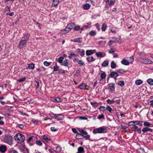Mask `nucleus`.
<instances>
[{
    "label": "nucleus",
    "instance_id": "1",
    "mask_svg": "<svg viewBox=\"0 0 153 153\" xmlns=\"http://www.w3.org/2000/svg\"><path fill=\"white\" fill-rule=\"evenodd\" d=\"M107 128L105 126H102L94 129L93 131L94 134L97 133H105L107 132Z\"/></svg>",
    "mask_w": 153,
    "mask_h": 153
},
{
    "label": "nucleus",
    "instance_id": "2",
    "mask_svg": "<svg viewBox=\"0 0 153 153\" xmlns=\"http://www.w3.org/2000/svg\"><path fill=\"white\" fill-rule=\"evenodd\" d=\"M15 140L19 143H21L24 142L25 137L24 135L22 134H17L14 136Z\"/></svg>",
    "mask_w": 153,
    "mask_h": 153
},
{
    "label": "nucleus",
    "instance_id": "3",
    "mask_svg": "<svg viewBox=\"0 0 153 153\" xmlns=\"http://www.w3.org/2000/svg\"><path fill=\"white\" fill-rule=\"evenodd\" d=\"M4 141L7 144L11 145L13 144V138L12 137L10 136L5 137L4 139Z\"/></svg>",
    "mask_w": 153,
    "mask_h": 153
},
{
    "label": "nucleus",
    "instance_id": "4",
    "mask_svg": "<svg viewBox=\"0 0 153 153\" xmlns=\"http://www.w3.org/2000/svg\"><path fill=\"white\" fill-rule=\"evenodd\" d=\"M138 61L141 62L146 64H152V62L151 60L147 58H139Z\"/></svg>",
    "mask_w": 153,
    "mask_h": 153
},
{
    "label": "nucleus",
    "instance_id": "5",
    "mask_svg": "<svg viewBox=\"0 0 153 153\" xmlns=\"http://www.w3.org/2000/svg\"><path fill=\"white\" fill-rule=\"evenodd\" d=\"M90 136L89 135H87L84 136L82 134L77 133L76 135V137L79 139H82L83 138H86V139H88L90 138Z\"/></svg>",
    "mask_w": 153,
    "mask_h": 153
},
{
    "label": "nucleus",
    "instance_id": "6",
    "mask_svg": "<svg viewBox=\"0 0 153 153\" xmlns=\"http://www.w3.org/2000/svg\"><path fill=\"white\" fill-rule=\"evenodd\" d=\"M54 119L58 120H62L64 118V116L62 114L53 115V116H52Z\"/></svg>",
    "mask_w": 153,
    "mask_h": 153
},
{
    "label": "nucleus",
    "instance_id": "7",
    "mask_svg": "<svg viewBox=\"0 0 153 153\" xmlns=\"http://www.w3.org/2000/svg\"><path fill=\"white\" fill-rule=\"evenodd\" d=\"M95 55L98 57L103 58L105 56L106 54L104 52L100 51L96 52Z\"/></svg>",
    "mask_w": 153,
    "mask_h": 153
},
{
    "label": "nucleus",
    "instance_id": "8",
    "mask_svg": "<svg viewBox=\"0 0 153 153\" xmlns=\"http://www.w3.org/2000/svg\"><path fill=\"white\" fill-rule=\"evenodd\" d=\"M26 44V41L25 40L22 39L19 43V48L22 49Z\"/></svg>",
    "mask_w": 153,
    "mask_h": 153
},
{
    "label": "nucleus",
    "instance_id": "9",
    "mask_svg": "<svg viewBox=\"0 0 153 153\" xmlns=\"http://www.w3.org/2000/svg\"><path fill=\"white\" fill-rule=\"evenodd\" d=\"M143 123V121H132L129 122V124H134V125H138L140 126H142V123Z\"/></svg>",
    "mask_w": 153,
    "mask_h": 153
},
{
    "label": "nucleus",
    "instance_id": "10",
    "mask_svg": "<svg viewBox=\"0 0 153 153\" xmlns=\"http://www.w3.org/2000/svg\"><path fill=\"white\" fill-rule=\"evenodd\" d=\"M96 52V50H86V54L87 56H89L94 53Z\"/></svg>",
    "mask_w": 153,
    "mask_h": 153
},
{
    "label": "nucleus",
    "instance_id": "11",
    "mask_svg": "<svg viewBox=\"0 0 153 153\" xmlns=\"http://www.w3.org/2000/svg\"><path fill=\"white\" fill-rule=\"evenodd\" d=\"M127 57H125L122 59V60L121 61V63L122 64L125 65H128L129 64L127 62Z\"/></svg>",
    "mask_w": 153,
    "mask_h": 153
},
{
    "label": "nucleus",
    "instance_id": "12",
    "mask_svg": "<svg viewBox=\"0 0 153 153\" xmlns=\"http://www.w3.org/2000/svg\"><path fill=\"white\" fill-rule=\"evenodd\" d=\"M127 57V62L129 64H130L133 62L134 60V57L133 56H132L130 57Z\"/></svg>",
    "mask_w": 153,
    "mask_h": 153
},
{
    "label": "nucleus",
    "instance_id": "13",
    "mask_svg": "<svg viewBox=\"0 0 153 153\" xmlns=\"http://www.w3.org/2000/svg\"><path fill=\"white\" fill-rule=\"evenodd\" d=\"M132 124H129L128 123V126H131L130 127V128L133 130L134 131H135L138 128V127L135 125Z\"/></svg>",
    "mask_w": 153,
    "mask_h": 153
},
{
    "label": "nucleus",
    "instance_id": "14",
    "mask_svg": "<svg viewBox=\"0 0 153 153\" xmlns=\"http://www.w3.org/2000/svg\"><path fill=\"white\" fill-rule=\"evenodd\" d=\"M87 86V85H86L85 84L82 83L79 85L78 88L81 90L84 89H87L86 88Z\"/></svg>",
    "mask_w": 153,
    "mask_h": 153
},
{
    "label": "nucleus",
    "instance_id": "15",
    "mask_svg": "<svg viewBox=\"0 0 153 153\" xmlns=\"http://www.w3.org/2000/svg\"><path fill=\"white\" fill-rule=\"evenodd\" d=\"M6 150V146L5 145H2L0 147V151L2 153L4 152Z\"/></svg>",
    "mask_w": 153,
    "mask_h": 153
},
{
    "label": "nucleus",
    "instance_id": "16",
    "mask_svg": "<svg viewBox=\"0 0 153 153\" xmlns=\"http://www.w3.org/2000/svg\"><path fill=\"white\" fill-rule=\"evenodd\" d=\"M71 41L74 42L81 43L82 42V38L80 37L75 39H74V41H72V40Z\"/></svg>",
    "mask_w": 153,
    "mask_h": 153
},
{
    "label": "nucleus",
    "instance_id": "17",
    "mask_svg": "<svg viewBox=\"0 0 153 153\" xmlns=\"http://www.w3.org/2000/svg\"><path fill=\"white\" fill-rule=\"evenodd\" d=\"M110 75L111 77H112L114 78H116L118 76L117 73L115 72H111L110 74Z\"/></svg>",
    "mask_w": 153,
    "mask_h": 153
},
{
    "label": "nucleus",
    "instance_id": "18",
    "mask_svg": "<svg viewBox=\"0 0 153 153\" xmlns=\"http://www.w3.org/2000/svg\"><path fill=\"white\" fill-rule=\"evenodd\" d=\"M73 26V24H69L67 25L66 27V29L68 30V31L69 32L72 29Z\"/></svg>",
    "mask_w": 153,
    "mask_h": 153
},
{
    "label": "nucleus",
    "instance_id": "19",
    "mask_svg": "<svg viewBox=\"0 0 153 153\" xmlns=\"http://www.w3.org/2000/svg\"><path fill=\"white\" fill-rule=\"evenodd\" d=\"M43 139L46 142H48L51 140L50 136L48 135H45L43 136Z\"/></svg>",
    "mask_w": 153,
    "mask_h": 153
},
{
    "label": "nucleus",
    "instance_id": "20",
    "mask_svg": "<svg viewBox=\"0 0 153 153\" xmlns=\"http://www.w3.org/2000/svg\"><path fill=\"white\" fill-rule=\"evenodd\" d=\"M85 151L83 147H79L78 148V152L77 153H84Z\"/></svg>",
    "mask_w": 153,
    "mask_h": 153
},
{
    "label": "nucleus",
    "instance_id": "21",
    "mask_svg": "<svg viewBox=\"0 0 153 153\" xmlns=\"http://www.w3.org/2000/svg\"><path fill=\"white\" fill-rule=\"evenodd\" d=\"M108 88L111 91H113L114 89V84L110 83L109 84Z\"/></svg>",
    "mask_w": 153,
    "mask_h": 153
},
{
    "label": "nucleus",
    "instance_id": "22",
    "mask_svg": "<svg viewBox=\"0 0 153 153\" xmlns=\"http://www.w3.org/2000/svg\"><path fill=\"white\" fill-rule=\"evenodd\" d=\"M59 3V0H53L52 3L53 6H56L58 5Z\"/></svg>",
    "mask_w": 153,
    "mask_h": 153
},
{
    "label": "nucleus",
    "instance_id": "23",
    "mask_svg": "<svg viewBox=\"0 0 153 153\" xmlns=\"http://www.w3.org/2000/svg\"><path fill=\"white\" fill-rule=\"evenodd\" d=\"M91 22H89L88 23H86L85 24L83 25L85 29H88L90 28L91 27Z\"/></svg>",
    "mask_w": 153,
    "mask_h": 153
},
{
    "label": "nucleus",
    "instance_id": "24",
    "mask_svg": "<svg viewBox=\"0 0 153 153\" xmlns=\"http://www.w3.org/2000/svg\"><path fill=\"white\" fill-rule=\"evenodd\" d=\"M107 27V26L106 24L103 23L101 27V30L102 31H105Z\"/></svg>",
    "mask_w": 153,
    "mask_h": 153
},
{
    "label": "nucleus",
    "instance_id": "25",
    "mask_svg": "<svg viewBox=\"0 0 153 153\" xmlns=\"http://www.w3.org/2000/svg\"><path fill=\"white\" fill-rule=\"evenodd\" d=\"M29 37L30 34H25L22 37V38L24 39V40H25V41H27L29 40Z\"/></svg>",
    "mask_w": 153,
    "mask_h": 153
},
{
    "label": "nucleus",
    "instance_id": "26",
    "mask_svg": "<svg viewBox=\"0 0 153 153\" xmlns=\"http://www.w3.org/2000/svg\"><path fill=\"white\" fill-rule=\"evenodd\" d=\"M68 59H65L62 64V65L65 66H68Z\"/></svg>",
    "mask_w": 153,
    "mask_h": 153
},
{
    "label": "nucleus",
    "instance_id": "27",
    "mask_svg": "<svg viewBox=\"0 0 153 153\" xmlns=\"http://www.w3.org/2000/svg\"><path fill=\"white\" fill-rule=\"evenodd\" d=\"M127 70L123 69L122 68L120 69L117 71L118 73L121 74H124L126 73Z\"/></svg>",
    "mask_w": 153,
    "mask_h": 153
},
{
    "label": "nucleus",
    "instance_id": "28",
    "mask_svg": "<svg viewBox=\"0 0 153 153\" xmlns=\"http://www.w3.org/2000/svg\"><path fill=\"white\" fill-rule=\"evenodd\" d=\"M90 7V5L88 4H84L83 5V7L84 9L87 10L89 9Z\"/></svg>",
    "mask_w": 153,
    "mask_h": 153
},
{
    "label": "nucleus",
    "instance_id": "29",
    "mask_svg": "<svg viewBox=\"0 0 153 153\" xmlns=\"http://www.w3.org/2000/svg\"><path fill=\"white\" fill-rule=\"evenodd\" d=\"M79 131L83 134L87 135L88 133L86 132V131L84 129H79Z\"/></svg>",
    "mask_w": 153,
    "mask_h": 153
},
{
    "label": "nucleus",
    "instance_id": "30",
    "mask_svg": "<svg viewBox=\"0 0 153 153\" xmlns=\"http://www.w3.org/2000/svg\"><path fill=\"white\" fill-rule=\"evenodd\" d=\"M86 60L88 62H93L94 61L95 59L93 56L89 57L86 58Z\"/></svg>",
    "mask_w": 153,
    "mask_h": 153
},
{
    "label": "nucleus",
    "instance_id": "31",
    "mask_svg": "<svg viewBox=\"0 0 153 153\" xmlns=\"http://www.w3.org/2000/svg\"><path fill=\"white\" fill-rule=\"evenodd\" d=\"M147 83L150 85H153V79H149L147 80Z\"/></svg>",
    "mask_w": 153,
    "mask_h": 153
},
{
    "label": "nucleus",
    "instance_id": "32",
    "mask_svg": "<svg viewBox=\"0 0 153 153\" xmlns=\"http://www.w3.org/2000/svg\"><path fill=\"white\" fill-rule=\"evenodd\" d=\"M108 63L109 62L108 61H105L102 63V66L106 67L108 65Z\"/></svg>",
    "mask_w": 153,
    "mask_h": 153
},
{
    "label": "nucleus",
    "instance_id": "33",
    "mask_svg": "<svg viewBox=\"0 0 153 153\" xmlns=\"http://www.w3.org/2000/svg\"><path fill=\"white\" fill-rule=\"evenodd\" d=\"M79 52L80 53V55L82 56H84L85 55V51L83 49L80 50L79 49Z\"/></svg>",
    "mask_w": 153,
    "mask_h": 153
},
{
    "label": "nucleus",
    "instance_id": "34",
    "mask_svg": "<svg viewBox=\"0 0 153 153\" xmlns=\"http://www.w3.org/2000/svg\"><path fill=\"white\" fill-rule=\"evenodd\" d=\"M143 82L140 79H138L135 81V83L136 85H140L142 84Z\"/></svg>",
    "mask_w": 153,
    "mask_h": 153
},
{
    "label": "nucleus",
    "instance_id": "35",
    "mask_svg": "<svg viewBox=\"0 0 153 153\" xmlns=\"http://www.w3.org/2000/svg\"><path fill=\"white\" fill-rule=\"evenodd\" d=\"M96 34V31L95 30H91L89 33L90 35L91 36H95Z\"/></svg>",
    "mask_w": 153,
    "mask_h": 153
},
{
    "label": "nucleus",
    "instance_id": "36",
    "mask_svg": "<svg viewBox=\"0 0 153 153\" xmlns=\"http://www.w3.org/2000/svg\"><path fill=\"white\" fill-rule=\"evenodd\" d=\"M69 31H68V30L66 29V28L62 30L61 31V33L62 34H66Z\"/></svg>",
    "mask_w": 153,
    "mask_h": 153
},
{
    "label": "nucleus",
    "instance_id": "37",
    "mask_svg": "<svg viewBox=\"0 0 153 153\" xmlns=\"http://www.w3.org/2000/svg\"><path fill=\"white\" fill-rule=\"evenodd\" d=\"M63 59L64 57H60L58 59L57 61H58L59 63L62 64V61L63 60Z\"/></svg>",
    "mask_w": 153,
    "mask_h": 153
},
{
    "label": "nucleus",
    "instance_id": "38",
    "mask_svg": "<svg viewBox=\"0 0 153 153\" xmlns=\"http://www.w3.org/2000/svg\"><path fill=\"white\" fill-rule=\"evenodd\" d=\"M91 104L94 107H96L97 106V104L95 101H93L91 102Z\"/></svg>",
    "mask_w": 153,
    "mask_h": 153
},
{
    "label": "nucleus",
    "instance_id": "39",
    "mask_svg": "<svg viewBox=\"0 0 153 153\" xmlns=\"http://www.w3.org/2000/svg\"><path fill=\"white\" fill-rule=\"evenodd\" d=\"M106 110H107L109 112V113H111L112 111V109L110 106H108L106 108Z\"/></svg>",
    "mask_w": 153,
    "mask_h": 153
},
{
    "label": "nucleus",
    "instance_id": "40",
    "mask_svg": "<svg viewBox=\"0 0 153 153\" xmlns=\"http://www.w3.org/2000/svg\"><path fill=\"white\" fill-rule=\"evenodd\" d=\"M99 109L100 111L104 112L106 110V108H105L104 106H101L99 107Z\"/></svg>",
    "mask_w": 153,
    "mask_h": 153
},
{
    "label": "nucleus",
    "instance_id": "41",
    "mask_svg": "<svg viewBox=\"0 0 153 153\" xmlns=\"http://www.w3.org/2000/svg\"><path fill=\"white\" fill-rule=\"evenodd\" d=\"M106 102L108 103L109 104H112L113 103H114V98L111 100L108 99L106 100Z\"/></svg>",
    "mask_w": 153,
    "mask_h": 153
},
{
    "label": "nucleus",
    "instance_id": "42",
    "mask_svg": "<svg viewBox=\"0 0 153 153\" xmlns=\"http://www.w3.org/2000/svg\"><path fill=\"white\" fill-rule=\"evenodd\" d=\"M151 125V123L148 122H145L144 123V125L145 126L148 127L150 126Z\"/></svg>",
    "mask_w": 153,
    "mask_h": 153
},
{
    "label": "nucleus",
    "instance_id": "43",
    "mask_svg": "<svg viewBox=\"0 0 153 153\" xmlns=\"http://www.w3.org/2000/svg\"><path fill=\"white\" fill-rule=\"evenodd\" d=\"M106 77V74L105 73L103 72L101 74L100 77L101 79H104Z\"/></svg>",
    "mask_w": 153,
    "mask_h": 153
},
{
    "label": "nucleus",
    "instance_id": "44",
    "mask_svg": "<svg viewBox=\"0 0 153 153\" xmlns=\"http://www.w3.org/2000/svg\"><path fill=\"white\" fill-rule=\"evenodd\" d=\"M77 62L80 65V66H83L84 63V62H83L82 60H78L77 61Z\"/></svg>",
    "mask_w": 153,
    "mask_h": 153
},
{
    "label": "nucleus",
    "instance_id": "45",
    "mask_svg": "<svg viewBox=\"0 0 153 153\" xmlns=\"http://www.w3.org/2000/svg\"><path fill=\"white\" fill-rule=\"evenodd\" d=\"M118 84L120 86L122 87L124 86V83L123 81H121L118 82Z\"/></svg>",
    "mask_w": 153,
    "mask_h": 153
},
{
    "label": "nucleus",
    "instance_id": "46",
    "mask_svg": "<svg viewBox=\"0 0 153 153\" xmlns=\"http://www.w3.org/2000/svg\"><path fill=\"white\" fill-rule=\"evenodd\" d=\"M117 98L115 97L114 98V103L115 102L117 104H119L120 102V100L116 99Z\"/></svg>",
    "mask_w": 153,
    "mask_h": 153
},
{
    "label": "nucleus",
    "instance_id": "47",
    "mask_svg": "<svg viewBox=\"0 0 153 153\" xmlns=\"http://www.w3.org/2000/svg\"><path fill=\"white\" fill-rule=\"evenodd\" d=\"M44 64L46 66H49L51 63V62H48L47 61H45L44 62Z\"/></svg>",
    "mask_w": 153,
    "mask_h": 153
},
{
    "label": "nucleus",
    "instance_id": "48",
    "mask_svg": "<svg viewBox=\"0 0 153 153\" xmlns=\"http://www.w3.org/2000/svg\"><path fill=\"white\" fill-rule=\"evenodd\" d=\"M115 1V0H110V2L109 4L110 6H111L113 5Z\"/></svg>",
    "mask_w": 153,
    "mask_h": 153
},
{
    "label": "nucleus",
    "instance_id": "49",
    "mask_svg": "<svg viewBox=\"0 0 153 153\" xmlns=\"http://www.w3.org/2000/svg\"><path fill=\"white\" fill-rule=\"evenodd\" d=\"M25 79L26 78L25 77H24L22 78L18 79L17 81L19 82H22L25 81Z\"/></svg>",
    "mask_w": 153,
    "mask_h": 153
},
{
    "label": "nucleus",
    "instance_id": "50",
    "mask_svg": "<svg viewBox=\"0 0 153 153\" xmlns=\"http://www.w3.org/2000/svg\"><path fill=\"white\" fill-rule=\"evenodd\" d=\"M54 101L59 102L61 101V99L59 97H57L54 99Z\"/></svg>",
    "mask_w": 153,
    "mask_h": 153
},
{
    "label": "nucleus",
    "instance_id": "51",
    "mask_svg": "<svg viewBox=\"0 0 153 153\" xmlns=\"http://www.w3.org/2000/svg\"><path fill=\"white\" fill-rule=\"evenodd\" d=\"M9 153H18V152L14 149H12L9 151Z\"/></svg>",
    "mask_w": 153,
    "mask_h": 153
},
{
    "label": "nucleus",
    "instance_id": "52",
    "mask_svg": "<svg viewBox=\"0 0 153 153\" xmlns=\"http://www.w3.org/2000/svg\"><path fill=\"white\" fill-rule=\"evenodd\" d=\"M116 64L114 61H111V67H116Z\"/></svg>",
    "mask_w": 153,
    "mask_h": 153
},
{
    "label": "nucleus",
    "instance_id": "53",
    "mask_svg": "<svg viewBox=\"0 0 153 153\" xmlns=\"http://www.w3.org/2000/svg\"><path fill=\"white\" fill-rule=\"evenodd\" d=\"M148 128L146 127L143 128L142 130V131L143 133H145L147 131H148Z\"/></svg>",
    "mask_w": 153,
    "mask_h": 153
},
{
    "label": "nucleus",
    "instance_id": "54",
    "mask_svg": "<svg viewBox=\"0 0 153 153\" xmlns=\"http://www.w3.org/2000/svg\"><path fill=\"white\" fill-rule=\"evenodd\" d=\"M36 82V83L37 84V85H36V89H37L39 87V80H35V81Z\"/></svg>",
    "mask_w": 153,
    "mask_h": 153
},
{
    "label": "nucleus",
    "instance_id": "55",
    "mask_svg": "<svg viewBox=\"0 0 153 153\" xmlns=\"http://www.w3.org/2000/svg\"><path fill=\"white\" fill-rule=\"evenodd\" d=\"M95 26L97 30L98 31L100 30V25L98 23H97L95 25Z\"/></svg>",
    "mask_w": 153,
    "mask_h": 153
},
{
    "label": "nucleus",
    "instance_id": "56",
    "mask_svg": "<svg viewBox=\"0 0 153 153\" xmlns=\"http://www.w3.org/2000/svg\"><path fill=\"white\" fill-rule=\"evenodd\" d=\"M80 27L79 25H77L74 27V29L76 31H78L79 30Z\"/></svg>",
    "mask_w": 153,
    "mask_h": 153
},
{
    "label": "nucleus",
    "instance_id": "57",
    "mask_svg": "<svg viewBox=\"0 0 153 153\" xmlns=\"http://www.w3.org/2000/svg\"><path fill=\"white\" fill-rule=\"evenodd\" d=\"M36 144L39 146H41L42 144V143L40 140H38L36 141Z\"/></svg>",
    "mask_w": 153,
    "mask_h": 153
},
{
    "label": "nucleus",
    "instance_id": "58",
    "mask_svg": "<svg viewBox=\"0 0 153 153\" xmlns=\"http://www.w3.org/2000/svg\"><path fill=\"white\" fill-rule=\"evenodd\" d=\"M56 149L57 150L56 151H57V152H60L61 150V148H60V147L59 146H57Z\"/></svg>",
    "mask_w": 153,
    "mask_h": 153
},
{
    "label": "nucleus",
    "instance_id": "59",
    "mask_svg": "<svg viewBox=\"0 0 153 153\" xmlns=\"http://www.w3.org/2000/svg\"><path fill=\"white\" fill-rule=\"evenodd\" d=\"M104 118V115L102 114L98 116L97 117V118L99 119H103Z\"/></svg>",
    "mask_w": 153,
    "mask_h": 153
},
{
    "label": "nucleus",
    "instance_id": "60",
    "mask_svg": "<svg viewBox=\"0 0 153 153\" xmlns=\"http://www.w3.org/2000/svg\"><path fill=\"white\" fill-rule=\"evenodd\" d=\"M27 67H34V64L33 63H31L30 64H28L27 65Z\"/></svg>",
    "mask_w": 153,
    "mask_h": 153
},
{
    "label": "nucleus",
    "instance_id": "61",
    "mask_svg": "<svg viewBox=\"0 0 153 153\" xmlns=\"http://www.w3.org/2000/svg\"><path fill=\"white\" fill-rule=\"evenodd\" d=\"M18 127L21 129H22L24 128V126L22 124H18Z\"/></svg>",
    "mask_w": 153,
    "mask_h": 153
},
{
    "label": "nucleus",
    "instance_id": "62",
    "mask_svg": "<svg viewBox=\"0 0 153 153\" xmlns=\"http://www.w3.org/2000/svg\"><path fill=\"white\" fill-rule=\"evenodd\" d=\"M72 131L75 134H77V133H77V131L75 129V128H73L72 129Z\"/></svg>",
    "mask_w": 153,
    "mask_h": 153
},
{
    "label": "nucleus",
    "instance_id": "63",
    "mask_svg": "<svg viewBox=\"0 0 153 153\" xmlns=\"http://www.w3.org/2000/svg\"><path fill=\"white\" fill-rule=\"evenodd\" d=\"M115 50L113 48H111L108 51V52L110 53H111L115 52Z\"/></svg>",
    "mask_w": 153,
    "mask_h": 153
},
{
    "label": "nucleus",
    "instance_id": "64",
    "mask_svg": "<svg viewBox=\"0 0 153 153\" xmlns=\"http://www.w3.org/2000/svg\"><path fill=\"white\" fill-rule=\"evenodd\" d=\"M87 1L91 3L93 5H94V1L91 0H88Z\"/></svg>",
    "mask_w": 153,
    "mask_h": 153
}]
</instances>
